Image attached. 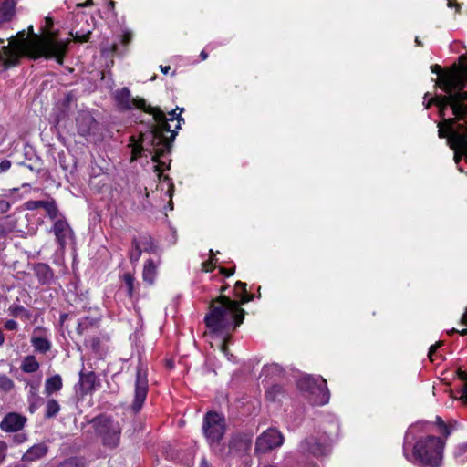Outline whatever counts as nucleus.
<instances>
[{"mask_svg":"<svg viewBox=\"0 0 467 467\" xmlns=\"http://www.w3.org/2000/svg\"><path fill=\"white\" fill-rule=\"evenodd\" d=\"M79 388L82 394H88L92 392L97 386L99 385V381L98 380L97 375L95 372H83L79 373Z\"/></svg>","mask_w":467,"mask_h":467,"instance_id":"20","label":"nucleus"},{"mask_svg":"<svg viewBox=\"0 0 467 467\" xmlns=\"http://www.w3.org/2000/svg\"><path fill=\"white\" fill-rule=\"evenodd\" d=\"M454 333H459L462 336H465V335H467V328L462 329V331H458L457 329L452 328L451 331H449V334H454Z\"/></svg>","mask_w":467,"mask_h":467,"instance_id":"57","label":"nucleus"},{"mask_svg":"<svg viewBox=\"0 0 467 467\" xmlns=\"http://www.w3.org/2000/svg\"><path fill=\"white\" fill-rule=\"evenodd\" d=\"M438 135L446 138L447 144L454 151V161L459 164L462 156L467 160V125L455 119H444L438 123Z\"/></svg>","mask_w":467,"mask_h":467,"instance_id":"6","label":"nucleus"},{"mask_svg":"<svg viewBox=\"0 0 467 467\" xmlns=\"http://www.w3.org/2000/svg\"><path fill=\"white\" fill-rule=\"evenodd\" d=\"M148 152L152 155V161H154L155 153H157V147L151 148L147 145L141 139V133L140 134V138L138 142L133 146L132 149V158L131 160H136L143 155V153Z\"/></svg>","mask_w":467,"mask_h":467,"instance_id":"23","label":"nucleus"},{"mask_svg":"<svg viewBox=\"0 0 467 467\" xmlns=\"http://www.w3.org/2000/svg\"><path fill=\"white\" fill-rule=\"evenodd\" d=\"M436 423L438 424V426L441 429V431L442 432V434L445 437L450 435V430H449L448 426L444 423V421L442 420V419L440 416L436 417Z\"/></svg>","mask_w":467,"mask_h":467,"instance_id":"43","label":"nucleus"},{"mask_svg":"<svg viewBox=\"0 0 467 467\" xmlns=\"http://www.w3.org/2000/svg\"><path fill=\"white\" fill-rule=\"evenodd\" d=\"M33 271L39 284L42 285H49L54 281L53 269L47 264H35L33 266Z\"/></svg>","mask_w":467,"mask_h":467,"instance_id":"19","label":"nucleus"},{"mask_svg":"<svg viewBox=\"0 0 467 467\" xmlns=\"http://www.w3.org/2000/svg\"><path fill=\"white\" fill-rule=\"evenodd\" d=\"M76 100V95L73 91H68L61 101L62 107L66 109H69L72 102Z\"/></svg>","mask_w":467,"mask_h":467,"instance_id":"41","label":"nucleus"},{"mask_svg":"<svg viewBox=\"0 0 467 467\" xmlns=\"http://www.w3.org/2000/svg\"><path fill=\"white\" fill-rule=\"evenodd\" d=\"M37 330H41V327H38L34 329V335L31 337L30 342L36 351L46 354L51 349V342L43 337L36 336L35 333Z\"/></svg>","mask_w":467,"mask_h":467,"instance_id":"24","label":"nucleus"},{"mask_svg":"<svg viewBox=\"0 0 467 467\" xmlns=\"http://www.w3.org/2000/svg\"><path fill=\"white\" fill-rule=\"evenodd\" d=\"M45 24L46 28L44 29V32L47 33V31L53 26V19L49 16L45 17Z\"/></svg>","mask_w":467,"mask_h":467,"instance_id":"52","label":"nucleus"},{"mask_svg":"<svg viewBox=\"0 0 467 467\" xmlns=\"http://www.w3.org/2000/svg\"><path fill=\"white\" fill-rule=\"evenodd\" d=\"M209 308L204 322L213 333L230 335L244 318L245 311L240 303L223 295L212 301Z\"/></svg>","mask_w":467,"mask_h":467,"instance_id":"4","label":"nucleus"},{"mask_svg":"<svg viewBox=\"0 0 467 467\" xmlns=\"http://www.w3.org/2000/svg\"><path fill=\"white\" fill-rule=\"evenodd\" d=\"M9 314L15 318H20L21 320L27 321L31 318L32 314L29 310L25 308L21 305L12 304L8 307Z\"/></svg>","mask_w":467,"mask_h":467,"instance_id":"27","label":"nucleus"},{"mask_svg":"<svg viewBox=\"0 0 467 467\" xmlns=\"http://www.w3.org/2000/svg\"><path fill=\"white\" fill-rule=\"evenodd\" d=\"M27 440V436L25 433H17L14 436V441L16 443H23Z\"/></svg>","mask_w":467,"mask_h":467,"instance_id":"48","label":"nucleus"},{"mask_svg":"<svg viewBox=\"0 0 467 467\" xmlns=\"http://www.w3.org/2000/svg\"><path fill=\"white\" fill-rule=\"evenodd\" d=\"M148 389L147 368L140 360L136 368L134 400L130 406L134 414H137L141 410L148 394Z\"/></svg>","mask_w":467,"mask_h":467,"instance_id":"13","label":"nucleus"},{"mask_svg":"<svg viewBox=\"0 0 467 467\" xmlns=\"http://www.w3.org/2000/svg\"><path fill=\"white\" fill-rule=\"evenodd\" d=\"M15 388V383L12 379H10L5 374H0V391L4 393H8Z\"/></svg>","mask_w":467,"mask_h":467,"instance_id":"34","label":"nucleus"},{"mask_svg":"<svg viewBox=\"0 0 467 467\" xmlns=\"http://www.w3.org/2000/svg\"><path fill=\"white\" fill-rule=\"evenodd\" d=\"M90 343H91V348L92 349L94 350H98L99 348V344H100V340L99 337H93L91 339H90Z\"/></svg>","mask_w":467,"mask_h":467,"instance_id":"51","label":"nucleus"},{"mask_svg":"<svg viewBox=\"0 0 467 467\" xmlns=\"http://www.w3.org/2000/svg\"><path fill=\"white\" fill-rule=\"evenodd\" d=\"M118 107L121 110H130L133 108L146 111L148 109L146 100L142 98H132L128 88L118 89L114 94Z\"/></svg>","mask_w":467,"mask_h":467,"instance_id":"15","label":"nucleus"},{"mask_svg":"<svg viewBox=\"0 0 467 467\" xmlns=\"http://www.w3.org/2000/svg\"><path fill=\"white\" fill-rule=\"evenodd\" d=\"M12 162L9 160H3L0 162V173L7 171L11 168Z\"/></svg>","mask_w":467,"mask_h":467,"instance_id":"46","label":"nucleus"},{"mask_svg":"<svg viewBox=\"0 0 467 467\" xmlns=\"http://www.w3.org/2000/svg\"><path fill=\"white\" fill-rule=\"evenodd\" d=\"M17 36V38L11 36L9 45L2 47L5 58L1 56L0 59L5 68L17 66L21 57H28L32 59L41 57L47 59L55 58L58 64H63L67 51V43L57 41L52 37L40 38L38 36L29 40L25 37V31L19 32Z\"/></svg>","mask_w":467,"mask_h":467,"instance_id":"1","label":"nucleus"},{"mask_svg":"<svg viewBox=\"0 0 467 467\" xmlns=\"http://www.w3.org/2000/svg\"><path fill=\"white\" fill-rule=\"evenodd\" d=\"M70 34L73 36L74 41L78 42V43H86L89 40V36L91 35V31L88 30L85 32L83 30H78V31H76L75 34H73L72 32Z\"/></svg>","mask_w":467,"mask_h":467,"instance_id":"40","label":"nucleus"},{"mask_svg":"<svg viewBox=\"0 0 467 467\" xmlns=\"http://www.w3.org/2000/svg\"><path fill=\"white\" fill-rule=\"evenodd\" d=\"M298 449L304 455H312L319 458L330 452L331 440L325 433L310 435L300 441Z\"/></svg>","mask_w":467,"mask_h":467,"instance_id":"11","label":"nucleus"},{"mask_svg":"<svg viewBox=\"0 0 467 467\" xmlns=\"http://www.w3.org/2000/svg\"><path fill=\"white\" fill-rule=\"evenodd\" d=\"M126 287H127V294L130 298L133 297L134 295V282L135 278L130 273H125L122 277Z\"/></svg>","mask_w":467,"mask_h":467,"instance_id":"37","label":"nucleus"},{"mask_svg":"<svg viewBox=\"0 0 467 467\" xmlns=\"http://www.w3.org/2000/svg\"><path fill=\"white\" fill-rule=\"evenodd\" d=\"M138 239L140 243V247L144 252L150 254L158 253V246L155 244L153 238L150 235L143 234Z\"/></svg>","mask_w":467,"mask_h":467,"instance_id":"29","label":"nucleus"},{"mask_svg":"<svg viewBox=\"0 0 467 467\" xmlns=\"http://www.w3.org/2000/svg\"><path fill=\"white\" fill-rule=\"evenodd\" d=\"M26 418L16 412L7 413L0 422V429L5 432H16L22 430Z\"/></svg>","mask_w":467,"mask_h":467,"instance_id":"17","label":"nucleus"},{"mask_svg":"<svg viewBox=\"0 0 467 467\" xmlns=\"http://www.w3.org/2000/svg\"><path fill=\"white\" fill-rule=\"evenodd\" d=\"M246 283H244V282H241V281H237L235 283V289H238L240 288L242 290V293H236L235 296L237 297H240L241 299V304H245L251 300H253L254 298V296L253 295H248L247 294V291H246Z\"/></svg>","mask_w":467,"mask_h":467,"instance_id":"33","label":"nucleus"},{"mask_svg":"<svg viewBox=\"0 0 467 467\" xmlns=\"http://www.w3.org/2000/svg\"><path fill=\"white\" fill-rule=\"evenodd\" d=\"M159 263H155L152 259H148L144 265L142 277L143 281L149 285H152L157 275V268Z\"/></svg>","mask_w":467,"mask_h":467,"instance_id":"25","label":"nucleus"},{"mask_svg":"<svg viewBox=\"0 0 467 467\" xmlns=\"http://www.w3.org/2000/svg\"><path fill=\"white\" fill-rule=\"evenodd\" d=\"M39 366L36 358L33 355H28L24 358L20 368L26 373H34L39 369Z\"/></svg>","mask_w":467,"mask_h":467,"instance_id":"28","label":"nucleus"},{"mask_svg":"<svg viewBox=\"0 0 467 467\" xmlns=\"http://www.w3.org/2000/svg\"><path fill=\"white\" fill-rule=\"evenodd\" d=\"M60 411V405L55 399H48L46 403L45 417L47 419L55 418Z\"/></svg>","mask_w":467,"mask_h":467,"instance_id":"30","label":"nucleus"},{"mask_svg":"<svg viewBox=\"0 0 467 467\" xmlns=\"http://www.w3.org/2000/svg\"><path fill=\"white\" fill-rule=\"evenodd\" d=\"M441 345H442V342L441 341V342H438V343H437V344H435V345L431 346V348H430V349H429V354H428V355H429V358H430V359H431V361H433V358H432L433 354L435 353V351L437 350V348H438L440 346H441Z\"/></svg>","mask_w":467,"mask_h":467,"instance_id":"50","label":"nucleus"},{"mask_svg":"<svg viewBox=\"0 0 467 467\" xmlns=\"http://www.w3.org/2000/svg\"><path fill=\"white\" fill-rule=\"evenodd\" d=\"M202 267L206 272H211L213 270V258L202 263Z\"/></svg>","mask_w":467,"mask_h":467,"instance_id":"53","label":"nucleus"},{"mask_svg":"<svg viewBox=\"0 0 467 467\" xmlns=\"http://www.w3.org/2000/svg\"><path fill=\"white\" fill-rule=\"evenodd\" d=\"M431 71L436 74H440L441 72V67L439 65L431 66Z\"/></svg>","mask_w":467,"mask_h":467,"instance_id":"60","label":"nucleus"},{"mask_svg":"<svg viewBox=\"0 0 467 467\" xmlns=\"http://www.w3.org/2000/svg\"><path fill=\"white\" fill-rule=\"evenodd\" d=\"M437 84L447 95H437L431 98L425 108L429 109L434 104L439 108V115L441 120L447 119L446 111L450 108L456 121L463 119L467 116V77L459 74H449L439 79Z\"/></svg>","mask_w":467,"mask_h":467,"instance_id":"3","label":"nucleus"},{"mask_svg":"<svg viewBox=\"0 0 467 467\" xmlns=\"http://www.w3.org/2000/svg\"><path fill=\"white\" fill-rule=\"evenodd\" d=\"M160 68L162 73L167 74L171 69L170 66H160Z\"/></svg>","mask_w":467,"mask_h":467,"instance_id":"64","label":"nucleus"},{"mask_svg":"<svg viewBox=\"0 0 467 467\" xmlns=\"http://www.w3.org/2000/svg\"><path fill=\"white\" fill-rule=\"evenodd\" d=\"M183 111V108L177 107L175 109L171 110L168 112V115L170 118H168L169 121L177 120V125L175 127V130L181 129V121H184L183 118H182L181 114Z\"/></svg>","mask_w":467,"mask_h":467,"instance_id":"38","label":"nucleus"},{"mask_svg":"<svg viewBox=\"0 0 467 467\" xmlns=\"http://www.w3.org/2000/svg\"><path fill=\"white\" fill-rule=\"evenodd\" d=\"M48 447L45 442H40L31 446L22 456V462L37 461L47 455Z\"/></svg>","mask_w":467,"mask_h":467,"instance_id":"22","label":"nucleus"},{"mask_svg":"<svg viewBox=\"0 0 467 467\" xmlns=\"http://www.w3.org/2000/svg\"><path fill=\"white\" fill-rule=\"evenodd\" d=\"M444 441L433 435L419 440L414 447L412 456L422 467H440L443 458Z\"/></svg>","mask_w":467,"mask_h":467,"instance_id":"7","label":"nucleus"},{"mask_svg":"<svg viewBox=\"0 0 467 467\" xmlns=\"http://www.w3.org/2000/svg\"><path fill=\"white\" fill-rule=\"evenodd\" d=\"M457 375L461 380H467V373L465 371L458 370Z\"/></svg>","mask_w":467,"mask_h":467,"instance_id":"56","label":"nucleus"},{"mask_svg":"<svg viewBox=\"0 0 467 467\" xmlns=\"http://www.w3.org/2000/svg\"><path fill=\"white\" fill-rule=\"evenodd\" d=\"M62 378L57 374L50 378H47L45 382V393L49 396L55 392L59 391L62 389Z\"/></svg>","mask_w":467,"mask_h":467,"instance_id":"26","label":"nucleus"},{"mask_svg":"<svg viewBox=\"0 0 467 467\" xmlns=\"http://www.w3.org/2000/svg\"><path fill=\"white\" fill-rule=\"evenodd\" d=\"M153 116L155 124H150L146 132L141 133L142 141L151 148L157 147L154 162H157L156 168L164 170L165 163L159 161L161 157L169 154L171 151L172 143L177 136V130H171L168 118L160 108H154L150 105L145 111ZM169 169V167H165Z\"/></svg>","mask_w":467,"mask_h":467,"instance_id":"5","label":"nucleus"},{"mask_svg":"<svg viewBox=\"0 0 467 467\" xmlns=\"http://www.w3.org/2000/svg\"><path fill=\"white\" fill-rule=\"evenodd\" d=\"M283 393V387L279 384H275L265 391V398L267 400L274 402L280 400Z\"/></svg>","mask_w":467,"mask_h":467,"instance_id":"32","label":"nucleus"},{"mask_svg":"<svg viewBox=\"0 0 467 467\" xmlns=\"http://www.w3.org/2000/svg\"><path fill=\"white\" fill-rule=\"evenodd\" d=\"M76 126L78 135L87 137L95 135L99 130V123L89 111L81 110L76 117Z\"/></svg>","mask_w":467,"mask_h":467,"instance_id":"16","label":"nucleus"},{"mask_svg":"<svg viewBox=\"0 0 467 467\" xmlns=\"http://www.w3.org/2000/svg\"><path fill=\"white\" fill-rule=\"evenodd\" d=\"M226 431L225 419L222 414L215 411H209L205 414L202 422V431L210 446L216 451V447L220 448L222 441Z\"/></svg>","mask_w":467,"mask_h":467,"instance_id":"10","label":"nucleus"},{"mask_svg":"<svg viewBox=\"0 0 467 467\" xmlns=\"http://www.w3.org/2000/svg\"><path fill=\"white\" fill-rule=\"evenodd\" d=\"M53 233L61 247L65 246L67 238L73 234V232L65 218L58 219L55 222Z\"/></svg>","mask_w":467,"mask_h":467,"instance_id":"18","label":"nucleus"},{"mask_svg":"<svg viewBox=\"0 0 467 467\" xmlns=\"http://www.w3.org/2000/svg\"><path fill=\"white\" fill-rule=\"evenodd\" d=\"M5 328L10 331H16L18 328V324L14 319H9L5 321Z\"/></svg>","mask_w":467,"mask_h":467,"instance_id":"45","label":"nucleus"},{"mask_svg":"<svg viewBox=\"0 0 467 467\" xmlns=\"http://www.w3.org/2000/svg\"><path fill=\"white\" fill-rule=\"evenodd\" d=\"M220 349L227 357L229 360H231V358H234L232 354H229V349L225 341H223L221 343Z\"/></svg>","mask_w":467,"mask_h":467,"instance_id":"47","label":"nucleus"},{"mask_svg":"<svg viewBox=\"0 0 467 467\" xmlns=\"http://www.w3.org/2000/svg\"><path fill=\"white\" fill-rule=\"evenodd\" d=\"M461 323L462 325L467 326V307H466V310H465V312L463 313V315H462V317L461 318Z\"/></svg>","mask_w":467,"mask_h":467,"instance_id":"61","label":"nucleus"},{"mask_svg":"<svg viewBox=\"0 0 467 467\" xmlns=\"http://www.w3.org/2000/svg\"><path fill=\"white\" fill-rule=\"evenodd\" d=\"M28 410L33 414L43 404V399L39 395H28Z\"/></svg>","mask_w":467,"mask_h":467,"instance_id":"36","label":"nucleus"},{"mask_svg":"<svg viewBox=\"0 0 467 467\" xmlns=\"http://www.w3.org/2000/svg\"><path fill=\"white\" fill-rule=\"evenodd\" d=\"M17 36V38L11 36L9 45L2 47L5 58L1 56L0 59L5 68L17 66L21 57H28L32 59L41 57L47 59L55 58L58 64H63L67 51V43L57 41L52 37L40 38L38 36L29 40L25 37V31L19 32Z\"/></svg>","mask_w":467,"mask_h":467,"instance_id":"2","label":"nucleus"},{"mask_svg":"<svg viewBox=\"0 0 467 467\" xmlns=\"http://www.w3.org/2000/svg\"><path fill=\"white\" fill-rule=\"evenodd\" d=\"M297 387L301 391L306 392L312 397L311 402L315 405H325L329 400L327 381L321 377L303 376L297 380Z\"/></svg>","mask_w":467,"mask_h":467,"instance_id":"9","label":"nucleus"},{"mask_svg":"<svg viewBox=\"0 0 467 467\" xmlns=\"http://www.w3.org/2000/svg\"><path fill=\"white\" fill-rule=\"evenodd\" d=\"M284 442V436L275 429H268L264 431L255 442V452L265 453L271 450L280 447Z\"/></svg>","mask_w":467,"mask_h":467,"instance_id":"14","label":"nucleus"},{"mask_svg":"<svg viewBox=\"0 0 467 467\" xmlns=\"http://www.w3.org/2000/svg\"><path fill=\"white\" fill-rule=\"evenodd\" d=\"M38 395L37 394V386L36 385H30V390H29V394L28 395Z\"/></svg>","mask_w":467,"mask_h":467,"instance_id":"58","label":"nucleus"},{"mask_svg":"<svg viewBox=\"0 0 467 467\" xmlns=\"http://www.w3.org/2000/svg\"><path fill=\"white\" fill-rule=\"evenodd\" d=\"M141 429V423L134 420L133 423H132V429L130 428L128 430H126L125 433L129 436V437H132L135 432Z\"/></svg>","mask_w":467,"mask_h":467,"instance_id":"44","label":"nucleus"},{"mask_svg":"<svg viewBox=\"0 0 467 467\" xmlns=\"http://www.w3.org/2000/svg\"><path fill=\"white\" fill-rule=\"evenodd\" d=\"M132 249L130 252L129 257L131 263H136L140 260L142 253V248L140 247V243L137 237H133L131 240Z\"/></svg>","mask_w":467,"mask_h":467,"instance_id":"31","label":"nucleus"},{"mask_svg":"<svg viewBox=\"0 0 467 467\" xmlns=\"http://www.w3.org/2000/svg\"><path fill=\"white\" fill-rule=\"evenodd\" d=\"M7 443L5 441L0 440V465L4 462L7 456Z\"/></svg>","mask_w":467,"mask_h":467,"instance_id":"42","label":"nucleus"},{"mask_svg":"<svg viewBox=\"0 0 467 467\" xmlns=\"http://www.w3.org/2000/svg\"><path fill=\"white\" fill-rule=\"evenodd\" d=\"M460 400H462L464 403L467 404V380H465V385Z\"/></svg>","mask_w":467,"mask_h":467,"instance_id":"54","label":"nucleus"},{"mask_svg":"<svg viewBox=\"0 0 467 467\" xmlns=\"http://www.w3.org/2000/svg\"><path fill=\"white\" fill-rule=\"evenodd\" d=\"M221 273L223 274L226 276H231L234 273V269H226V268H221Z\"/></svg>","mask_w":467,"mask_h":467,"instance_id":"55","label":"nucleus"},{"mask_svg":"<svg viewBox=\"0 0 467 467\" xmlns=\"http://www.w3.org/2000/svg\"><path fill=\"white\" fill-rule=\"evenodd\" d=\"M10 209V203L5 200H0V213H5Z\"/></svg>","mask_w":467,"mask_h":467,"instance_id":"49","label":"nucleus"},{"mask_svg":"<svg viewBox=\"0 0 467 467\" xmlns=\"http://www.w3.org/2000/svg\"><path fill=\"white\" fill-rule=\"evenodd\" d=\"M252 446V435L248 433H234L231 436L228 447L220 446L216 453L223 459L243 456L246 454Z\"/></svg>","mask_w":467,"mask_h":467,"instance_id":"12","label":"nucleus"},{"mask_svg":"<svg viewBox=\"0 0 467 467\" xmlns=\"http://www.w3.org/2000/svg\"><path fill=\"white\" fill-rule=\"evenodd\" d=\"M94 325V321L88 317H84L80 319L78 323L77 333L78 335H83L86 330L88 329L91 326Z\"/></svg>","mask_w":467,"mask_h":467,"instance_id":"39","label":"nucleus"},{"mask_svg":"<svg viewBox=\"0 0 467 467\" xmlns=\"http://www.w3.org/2000/svg\"><path fill=\"white\" fill-rule=\"evenodd\" d=\"M86 460L83 457H70L65 460L60 467H85Z\"/></svg>","mask_w":467,"mask_h":467,"instance_id":"35","label":"nucleus"},{"mask_svg":"<svg viewBox=\"0 0 467 467\" xmlns=\"http://www.w3.org/2000/svg\"><path fill=\"white\" fill-rule=\"evenodd\" d=\"M26 208L28 210H36L39 208H45L48 217L52 220L57 218L59 214L58 208L55 202V201H29L26 202Z\"/></svg>","mask_w":467,"mask_h":467,"instance_id":"21","label":"nucleus"},{"mask_svg":"<svg viewBox=\"0 0 467 467\" xmlns=\"http://www.w3.org/2000/svg\"><path fill=\"white\" fill-rule=\"evenodd\" d=\"M68 317V314L63 313L60 315V324L63 325L66 319Z\"/></svg>","mask_w":467,"mask_h":467,"instance_id":"63","label":"nucleus"},{"mask_svg":"<svg viewBox=\"0 0 467 467\" xmlns=\"http://www.w3.org/2000/svg\"><path fill=\"white\" fill-rule=\"evenodd\" d=\"M94 5V2L93 0H87L85 3L83 4H78V7H84V6H91Z\"/></svg>","mask_w":467,"mask_h":467,"instance_id":"59","label":"nucleus"},{"mask_svg":"<svg viewBox=\"0 0 467 467\" xmlns=\"http://www.w3.org/2000/svg\"><path fill=\"white\" fill-rule=\"evenodd\" d=\"M200 467H212L205 458H202L200 463Z\"/></svg>","mask_w":467,"mask_h":467,"instance_id":"62","label":"nucleus"},{"mask_svg":"<svg viewBox=\"0 0 467 467\" xmlns=\"http://www.w3.org/2000/svg\"><path fill=\"white\" fill-rule=\"evenodd\" d=\"M88 423L92 425L103 447L115 450L119 446L122 429L111 416L101 413L92 418Z\"/></svg>","mask_w":467,"mask_h":467,"instance_id":"8","label":"nucleus"}]
</instances>
